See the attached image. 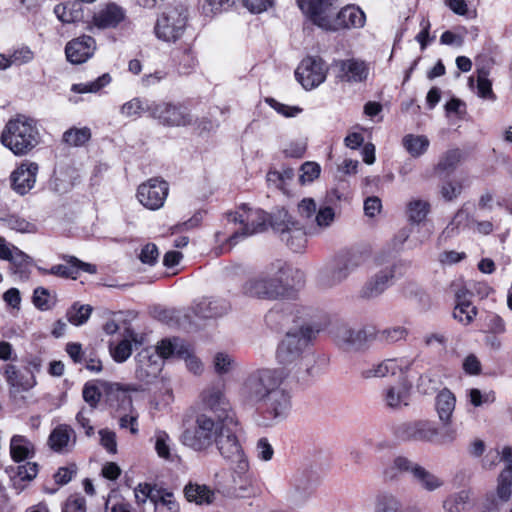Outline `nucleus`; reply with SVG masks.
<instances>
[{
    "mask_svg": "<svg viewBox=\"0 0 512 512\" xmlns=\"http://www.w3.org/2000/svg\"><path fill=\"white\" fill-rule=\"evenodd\" d=\"M285 375L279 369H258L241 383L239 397L244 404L256 407V423L274 427L285 421L292 410V396L283 387Z\"/></svg>",
    "mask_w": 512,
    "mask_h": 512,
    "instance_id": "nucleus-1",
    "label": "nucleus"
},
{
    "mask_svg": "<svg viewBox=\"0 0 512 512\" xmlns=\"http://www.w3.org/2000/svg\"><path fill=\"white\" fill-rule=\"evenodd\" d=\"M237 420L235 415L212 418L205 413L198 414L193 428L182 435L185 446L197 452L207 451L216 444L219 453L234 465V470L245 473L249 462L236 436Z\"/></svg>",
    "mask_w": 512,
    "mask_h": 512,
    "instance_id": "nucleus-2",
    "label": "nucleus"
},
{
    "mask_svg": "<svg viewBox=\"0 0 512 512\" xmlns=\"http://www.w3.org/2000/svg\"><path fill=\"white\" fill-rule=\"evenodd\" d=\"M336 219L335 210L330 206H321L315 217V223H311L305 230L298 221L285 209H278L271 215L270 226L279 233L280 239L292 251H302L307 243V236H319L329 229Z\"/></svg>",
    "mask_w": 512,
    "mask_h": 512,
    "instance_id": "nucleus-3",
    "label": "nucleus"
},
{
    "mask_svg": "<svg viewBox=\"0 0 512 512\" xmlns=\"http://www.w3.org/2000/svg\"><path fill=\"white\" fill-rule=\"evenodd\" d=\"M0 139L13 154L25 155L39 144L40 133L37 122L25 115H17L6 123Z\"/></svg>",
    "mask_w": 512,
    "mask_h": 512,
    "instance_id": "nucleus-4",
    "label": "nucleus"
},
{
    "mask_svg": "<svg viewBox=\"0 0 512 512\" xmlns=\"http://www.w3.org/2000/svg\"><path fill=\"white\" fill-rule=\"evenodd\" d=\"M320 331L319 326L301 323L299 329L288 331L276 352L278 362L285 366L298 365L308 355V346Z\"/></svg>",
    "mask_w": 512,
    "mask_h": 512,
    "instance_id": "nucleus-5",
    "label": "nucleus"
},
{
    "mask_svg": "<svg viewBox=\"0 0 512 512\" xmlns=\"http://www.w3.org/2000/svg\"><path fill=\"white\" fill-rule=\"evenodd\" d=\"M226 217L229 223H239L241 225V228L228 239L231 246L236 245L244 237L264 232L271 221V216H268L263 210L251 208L247 204L241 205L234 212H228Z\"/></svg>",
    "mask_w": 512,
    "mask_h": 512,
    "instance_id": "nucleus-6",
    "label": "nucleus"
},
{
    "mask_svg": "<svg viewBox=\"0 0 512 512\" xmlns=\"http://www.w3.org/2000/svg\"><path fill=\"white\" fill-rule=\"evenodd\" d=\"M366 259V252L360 249H351L341 254L325 272L323 283L329 287L339 285L361 267Z\"/></svg>",
    "mask_w": 512,
    "mask_h": 512,
    "instance_id": "nucleus-7",
    "label": "nucleus"
},
{
    "mask_svg": "<svg viewBox=\"0 0 512 512\" xmlns=\"http://www.w3.org/2000/svg\"><path fill=\"white\" fill-rule=\"evenodd\" d=\"M152 119L160 125L171 128L191 126L195 118L189 108L181 103L154 101L152 105Z\"/></svg>",
    "mask_w": 512,
    "mask_h": 512,
    "instance_id": "nucleus-8",
    "label": "nucleus"
},
{
    "mask_svg": "<svg viewBox=\"0 0 512 512\" xmlns=\"http://www.w3.org/2000/svg\"><path fill=\"white\" fill-rule=\"evenodd\" d=\"M198 408L215 414L217 418L234 415L225 394L224 383L217 381L205 386L198 396Z\"/></svg>",
    "mask_w": 512,
    "mask_h": 512,
    "instance_id": "nucleus-9",
    "label": "nucleus"
},
{
    "mask_svg": "<svg viewBox=\"0 0 512 512\" xmlns=\"http://www.w3.org/2000/svg\"><path fill=\"white\" fill-rule=\"evenodd\" d=\"M158 352L164 359L184 360L189 371L194 374H200L203 370V364L194 355L191 346L180 338L163 339L158 343Z\"/></svg>",
    "mask_w": 512,
    "mask_h": 512,
    "instance_id": "nucleus-10",
    "label": "nucleus"
},
{
    "mask_svg": "<svg viewBox=\"0 0 512 512\" xmlns=\"http://www.w3.org/2000/svg\"><path fill=\"white\" fill-rule=\"evenodd\" d=\"M316 484L317 476L313 470L296 471L289 480L288 501L296 506L304 505L313 496Z\"/></svg>",
    "mask_w": 512,
    "mask_h": 512,
    "instance_id": "nucleus-11",
    "label": "nucleus"
},
{
    "mask_svg": "<svg viewBox=\"0 0 512 512\" xmlns=\"http://www.w3.org/2000/svg\"><path fill=\"white\" fill-rule=\"evenodd\" d=\"M327 71V66L320 57L308 56L297 67L295 76L306 90H310L325 81Z\"/></svg>",
    "mask_w": 512,
    "mask_h": 512,
    "instance_id": "nucleus-12",
    "label": "nucleus"
},
{
    "mask_svg": "<svg viewBox=\"0 0 512 512\" xmlns=\"http://www.w3.org/2000/svg\"><path fill=\"white\" fill-rule=\"evenodd\" d=\"M375 335L374 328L352 329L347 325L338 326L334 332L337 345L345 350H362L370 346Z\"/></svg>",
    "mask_w": 512,
    "mask_h": 512,
    "instance_id": "nucleus-13",
    "label": "nucleus"
},
{
    "mask_svg": "<svg viewBox=\"0 0 512 512\" xmlns=\"http://www.w3.org/2000/svg\"><path fill=\"white\" fill-rule=\"evenodd\" d=\"M168 191L169 186L166 181L152 178L138 187L137 198L145 208L158 210L164 205Z\"/></svg>",
    "mask_w": 512,
    "mask_h": 512,
    "instance_id": "nucleus-14",
    "label": "nucleus"
},
{
    "mask_svg": "<svg viewBox=\"0 0 512 512\" xmlns=\"http://www.w3.org/2000/svg\"><path fill=\"white\" fill-rule=\"evenodd\" d=\"M307 316L309 312L306 308H299L292 303H279L268 311L265 321L272 328L278 329L290 322L297 323L298 320L306 323Z\"/></svg>",
    "mask_w": 512,
    "mask_h": 512,
    "instance_id": "nucleus-15",
    "label": "nucleus"
},
{
    "mask_svg": "<svg viewBox=\"0 0 512 512\" xmlns=\"http://www.w3.org/2000/svg\"><path fill=\"white\" fill-rule=\"evenodd\" d=\"M394 273L392 266L375 272L361 286L358 297L365 301L377 299L392 285Z\"/></svg>",
    "mask_w": 512,
    "mask_h": 512,
    "instance_id": "nucleus-16",
    "label": "nucleus"
},
{
    "mask_svg": "<svg viewBox=\"0 0 512 512\" xmlns=\"http://www.w3.org/2000/svg\"><path fill=\"white\" fill-rule=\"evenodd\" d=\"M329 20L330 26L323 30L361 29L366 23V15L360 7L349 4L337 13L332 10Z\"/></svg>",
    "mask_w": 512,
    "mask_h": 512,
    "instance_id": "nucleus-17",
    "label": "nucleus"
},
{
    "mask_svg": "<svg viewBox=\"0 0 512 512\" xmlns=\"http://www.w3.org/2000/svg\"><path fill=\"white\" fill-rule=\"evenodd\" d=\"M394 433L401 440L431 442L438 435V429L431 421H415L398 424Z\"/></svg>",
    "mask_w": 512,
    "mask_h": 512,
    "instance_id": "nucleus-18",
    "label": "nucleus"
},
{
    "mask_svg": "<svg viewBox=\"0 0 512 512\" xmlns=\"http://www.w3.org/2000/svg\"><path fill=\"white\" fill-rule=\"evenodd\" d=\"M337 68L336 77L341 82L361 83L366 81L369 75V64L358 58L337 60L334 62Z\"/></svg>",
    "mask_w": 512,
    "mask_h": 512,
    "instance_id": "nucleus-19",
    "label": "nucleus"
},
{
    "mask_svg": "<svg viewBox=\"0 0 512 512\" xmlns=\"http://www.w3.org/2000/svg\"><path fill=\"white\" fill-rule=\"evenodd\" d=\"M334 0H297L303 14L318 28L330 26L329 16L334 10Z\"/></svg>",
    "mask_w": 512,
    "mask_h": 512,
    "instance_id": "nucleus-20",
    "label": "nucleus"
},
{
    "mask_svg": "<svg viewBox=\"0 0 512 512\" xmlns=\"http://www.w3.org/2000/svg\"><path fill=\"white\" fill-rule=\"evenodd\" d=\"M126 19L125 10L116 3L99 5L92 16L91 24L97 29H116Z\"/></svg>",
    "mask_w": 512,
    "mask_h": 512,
    "instance_id": "nucleus-21",
    "label": "nucleus"
},
{
    "mask_svg": "<svg viewBox=\"0 0 512 512\" xmlns=\"http://www.w3.org/2000/svg\"><path fill=\"white\" fill-rule=\"evenodd\" d=\"M400 467L407 470V473H409L412 477L413 483L421 490L426 492H434L444 485L442 478L427 470L417 462L402 461Z\"/></svg>",
    "mask_w": 512,
    "mask_h": 512,
    "instance_id": "nucleus-22",
    "label": "nucleus"
},
{
    "mask_svg": "<svg viewBox=\"0 0 512 512\" xmlns=\"http://www.w3.org/2000/svg\"><path fill=\"white\" fill-rule=\"evenodd\" d=\"M61 258L66 264L54 265L49 269L39 267V272L43 275H55L61 278L76 279L80 271L90 274H94L97 271L95 265L83 262L75 256L63 255Z\"/></svg>",
    "mask_w": 512,
    "mask_h": 512,
    "instance_id": "nucleus-23",
    "label": "nucleus"
},
{
    "mask_svg": "<svg viewBox=\"0 0 512 512\" xmlns=\"http://www.w3.org/2000/svg\"><path fill=\"white\" fill-rule=\"evenodd\" d=\"M96 50V42L90 35L82 34L66 44L65 55L72 64H82L89 60Z\"/></svg>",
    "mask_w": 512,
    "mask_h": 512,
    "instance_id": "nucleus-24",
    "label": "nucleus"
},
{
    "mask_svg": "<svg viewBox=\"0 0 512 512\" xmlns=\"http://www.w3.org/2000/svg\"><path fill=\"white\" fill-rule=\"evenodd\" d=\"M160 358L164 359L158 352V345L156 346V353L149 349L140 351L136 357V377L144 382H150L161 371Z\"/></svg>",
    "mask_w": 512,
    "mask_h": 512,
    "instance_id": "nucleus-25",
    "label": "nucleus"
},
{
    "mask_svg": "<svg viewBox=\"0 0 512 512\" xmlns=\"http://www.w3.org/2000/svg\"><path fill=\"white\" fill-rule=\"evenodd\" d=\"M38 173V164L23 162L10 176L11 187L19 195L27 194L35 185Z\"/></svg>",
    "mask_w": 512,
    "mask_h": 512,
    "instance_id": "nucleus-26",
    "label": "nucleus"
},
{
    "mask_svg": "<svg viewBox=\"0 0 512 512\" xmlns=\"http://www.w3.org/2000/svg\"><path fill=\"white\" fill-rule=\"evenodd\" d=\"M188 13L184 7H175L162 14L155 24L154 32H180L187 27Z\"/></svg>",
    "mask_w": 512,
    "mask_h": 512,
    "instance_id": "nucleus-27",
    "label": "nucleus"
},
{
    "mask_svg": "<svg viewBox=\"0 0 512 512\" xmlns=\"http://www.w3.org/2000/svg\"><path fill=\"white\" fill-rule=\"evenodd\" d=\"M48 444L57 453H68L75 445V432L69 425H58L51 432Z\"/></svg>",
    "mask_w": 512,
    "mask_h": 512,
    "instance_id": "nucleus-28",
    "label": "nucleus"
},
{
    "mask_svg": "<svg viewBox=\"0 0 512 512\" xmlns=\"http://www.w3.org/2000/svg\"><path fill=\"white\" fill-rule=\"evenodd\" d=\"M385 405L393 410H399L409 405L410 387L405 383L388 386L382 393Z\"/></svg>",
    "mask_w": 512,
    "mask_h": 512,
    "instance_id": "nucleus-29",
    "label": "nucleus"
},
{
    "mask_svg": "<svg viewBox=\"0 0 512 512\" xmlns=\"http://www.w3.org/2000/svg\"><path fill=\"white\" fill-rule=\"evenodd\" d=\"M471 292L460 289L456 292V306L453 317L463 325L470 324L477 314V309L470 301Z\"/></svg>",
    "mask_w": 512,
    "mask_h": 512,
    "instance_id": "nucleus-30",
    "label": "nucleus"
},
{
    "mask_svg": "<svg viewBox=\"0 0 512 512\" xmlns=\"http://www.w3.org/2000/svg\"><path fill=\"white\" fill-rule=\"evenodd\" d=\"M455 407V395L447 388L442 389L435 398V410L440 422L444 426L451 424Z\"/></svg>",
    "mask_w": 512,
    "mask_h": 512,
    "instance_id": "nucleus-31",
    "label": "nucleus"
},
{
    "mask_svg": "<svg viewBox=\"0 0 512 512\" xmlns=\"http://www.w3.org/2000/svg\"><path fill=\"white\" fill-rule=\"evenodd\" d=\"M229 308L223 299L203 298L195 305V313L202 318H214L225 315Z\"/></svg>",
    "mask_w": 512,
    "mask_h": 512,
    "instance_id": "nucleus-32",
    "label": "nucleus"
},
{
    "mask_svg": "<svg viewBox=\"0 0 512 512\" xmlns=\"http://www.w3.org/2000/svg\"><path fill=\"white\" fill-rule=\"evenodd\" d=\"M400 370H402V367L396 359H385L363 368L360 375L363 379L383 378L388 375H395Z\"/></svg>",
    "mask_w": 512,
    "mask_h": 512,
    "instance_id": "nucleus-33",
    "label": "nucleus"
},
{
    "mask_svg": "<svg viewBox=\"0 0 512 512\" xmlns=\"http://www.w3.org/2000/svg\"><path fill=\"white\" fill-rule=\"evenodd\" d=\"M10 455L14 462H22L35 455L34 444L23 435H14L10 440Z\"/></svg>",
    "mask_w": 512,
    "mask_h": 512,
    "instance_id": "nucleus-34",
    "label": "nucleus"
},
{
    "mask_svg": "<svg viewBox=\"0 0 512 512\" xmlns=\"http://www.w3.org/2000/svg\"><path fill=\"white\" fill-rule=\"evenodd\" d=\"M5 376L8 384L16 391H27L35 385V379L29 371L21 373L14 365H7Z\"/></svg>",
    "mask_w": 512,
    "mask_h": 512,
    "instance_id": "nucleus-35",
    "label": "nucleus"
},
{
    "mask_svg": "<svg viewBox=\"0 0 512 512\" xmlns=\"http://www.w3.org/2000/svg\"><path fill=\"white\" fill-rule=\"evenodd\" d=\"M274 274L278 279H281L283 284H287V294L297 284L302 281L303 274L300 270L293 268L292 266L278 261L273 264Z\"/></svg>",
    "mask_w": 512,
    "mask_h": 512,
    "instance_id": "nucleus-36",
    "label": "nucleus"
},
{
    "mask_svg": "<svg viewBox=\"0 0 512 512\" xmlns=\"http://www.w3.org/2000/svg\"><path fill=\"white\" fill-rule=\"evenodd\" d=\"M268 276L259 275L248 279L242 287L245 295L256 298L270 299Z\"/></svg>",
    "mask_w": 512,
    "mask_h": 512,
    "instance_id": "nucleus-37",
    "label": "nucleus"
},
{
    "mask_svg": "<svg viewBox=\"0 0 512 512\" xmlns=\"http://www.w3.org/2000/svg\"><path fill=\"white\" fill-rule=\"evenodd\" d=\"M54 13L63 23H75L81 21L83 18L81 4L76 1L56 5Z\"/></svg>",
    "mask_w": 512,
    "mask_h": 512,
    "instance_id": "nucleus-38",
    "label": "nucleus"
},
{
    "mask_svg": "<svg viewBox=\"0 0 512 512\" xmlns=\"http://www.w3.org/2000/svg\"><path fill=\"white\" fill-rule=\"evenodd\" d=\"M294 178V170L284 167L281 170H270L266 175L269 186L281 190L284 194L288 193V186Z\"/></svg>",
    "mask_w": 512,
    "mask_h": 512,
    "instance_id": "nucleus-39",
    "label": "nucleus"
},
{
    "mask_svg": "<svg viewBox=\"0 0 512 512\" xmlns=\"http://www.w3.org/2000/svg\"><path fill=\"white\" fill-rule=\"evenodd\" d=\"M153 104L154 101L142 98H133L132 100L124 103L120 111L125 117H140L142 114L147 113L151 118Z\"/></svg>",
    "mask_w": 512,
    "mask_h": 512,
    "instance_id": "nucleus-40",
    "label": "nucleus"
},
{
    "mask_svg": "<svg viewBox=\"0 0 512 512\" xmlns=\"http://www.w3.org/2000/svg\"><path fill=\"white\" fill-rule=\"evenodd\" d=\"M132 342L141 344L138 335L132 330H127L125 338L114 348H111L112 357L116 362H124L130 357L132 353Z\"/></svg>",
    "mask_w": 512,
    "mask_h": 512,
    "instance_id": "nucleus-41",
    "label": "nucleus"
},
{
    "mask_svg": "<svg viewBox=\"0 0 512 512\" xmlns=\"http://www.w3.org/2000/svg\"><path fill=\"white\" fill-rule=\"evenodd\" d=\"M185 497L189 502L197 504H210L214 498V492L206 485L189 483L184 489Z\"/></svg>",
    "mask_w": 512,
    "mask_h": 512,
    "instance_id": "nucleus-42",
    "label": "nucleus"
},
{
    "mask_svg": "<svg viewBox=\"0 0 512 512\" xmlns=\"http://www.w3.org/2000/svg\"><path fill=\"white\" fill-rule=\"evenodd\" d=\"M430 212V204L426 200L412 199L406 206V214L411 223L423 222Z\"/></svg>",
    "mask_w": 512,
    "mask_h": 512,
    "instance_id": "nucleus-43",
    "label": "nucleus"
},
{
    "mask_svg": "<svg viewBox=\"0 0 512 512\" xmlns=\"http://www.w3.org/2000/svg\"><path fill=\"white\" fill-rule=\"evenodd\" d=\"M429 140L424 135L409 134L403 138V146L413 157L424 154L429 147Z\"/></svg>",
    "mask_w": 512,
    "mask_h": 512,
    "instance_id": "nucleus-44",
    "label": "nucleus"
},
{
    "mask_svg": "<svg viewBox=\"0 0 512 512\" xmlns=\"http://www.w3.org/2000/svg\"><path fill=\"white\" fill-rule=\"evenodd\" d=\"M130 388L123 387L120 384H111L108 388V400L113 403L114 401L119 402V406L123 410L132 409V398L129 395Z\"/></svg>",
    "mask_w": 512,
    "mask_h": 512,
    "instance_id": "nucleus-45",
    "label": "nucleus"
},
{
    "mask_svg": "<svg viewBox=\"0 0 512 512\" xmlns=\"http://www.w3.org/2000/svg\"><path fill=\"white\" fill-rule=\"evenodd\" d=\"M406 336L407 330L404 327L397 326L386 328L379 331L375 330V335H373V341H378L382 344H392L405 339Z\"/></svg>",
    "mask_w": 512,
    "mask_h": 512,
    "instance_id": "nucleus-46",
    "label": "nucleus"
},
{
    "mask_svg": "<svg viewBox=\"0 0 512 512\" xmlns=\"http://www.w3.org/2000/svg\"><path fill=\"white\" fill-rule=\"evenodd\" d=\"M375 512H402V505L393 494L380 493L376 496Z\"/></svg>",
    "mask_w": 512,
    "mask_h": 512,
    "instance_id": "nucleus-47",
    "label": "nucleus"
},
{
    "mask_svg": "<svg viewBox=\"0 0 512 512\" xmlns=\"http://www.w3.org/2000/svg\"><path fill=\"white\" fill-rule=\"evenodd\" d=\"M91 138V131L87 127L70 128L63 134V142L72 147L82 146Z\"/></svg>",
    "mask_w": 512,
    "mask_h": 512,
    "instance_id": "nucleus-48",
    "label": "nucleus"
},
{
    "mask_svg": "<svg viewBox=\"0 0 512 512\" xmlns=\"http://www.w3.org/2000/svg\"><path fill=\"white\" fill-rule=\"evenodd\" d=\"M154 439V447L157 455L165 460H171L173 443L170 436L165 431L158 430L155 432Z\"/></svg>",
    "mask_w": 512,
    "mask_h": 512,
    "instance_id": "nucleus-49",
    "label": "nucleus"
},
{
    "mask_svg": "<svg viewBox=\"0 0 512 512\" xmlns=\"http://www.w3.org/2000/svg\"><path fill=\"white\" fill-rule=\"evenodd\" d=\"M91 312L92 308L89 305L75 303L68 309L66 316L71 324L80 326L89 319Z\"/></svg>",
    "mask_w": 512,
    "mask_h": 512,
    "instance_id": "nucleus-50",
    "label": "nucleus"
},
{
    "mask_svg": "<svg viewBox=\"0 0 512 512\" xmlns=\"http://www.w3.org/2000/svg\"><path fill=\"white\" fill-rule=\"evenodd\" d=\"M33 303L38 309L47 311L55 306L56 297L48 289L37 287L33 293Z\"/></svg>",
    "mask_w": 512,
    "mask_h": 512,
    "instance_id": "nucleus-51",
    "label": "nucleus"
},
{
    "mask_svg": "<svg viewBox=\"0 0 512 512\" xmlns=\"http://www.w3.org/2000/svg\"><path fill=\"white\" fill-rule=\"evenodd\" d=\"M111 81V77L109 74H103L98 77L96 80L87 82V83H79L73 84L71 90L76 93H96L106 85H108Z\"/></svg>",
    "mask_w": 512,
    "mask_h": 512,
    "instance_id": "nucleus-52",
    "label": "nucleus"
},
{
    "mask_svg": "<svg viewBox=\"0 0 512 512\" xmlns=\"http://www.w3.org/2000/svg\"><path fill=\"white\" fill-rule=\"evenodd\" d=\"M489 71L485 68L477 70V94L481 98L495 100L491 81L488 79Z\"/></svg>",
    "mask_w": 512,
    "mask_h": 512,
    "instance_id": "nucleus-53",
    "label": "nucleus"
},
{
    "mask_svg": "<svg viewBox=\"0 0 512 512\" xmlns=\"http://www.w3.org/2000/svg\"><path fill=\"white\" fill-rule=\"evenodd\" d=\"M469 499L468 492L460 491L449 496L443 501V509L446 512H462Z\"/></svg>",
    "mask_w": 512,
    "mask_h": 512,
    "instance_id": "nucleus-54",
    "label": "nucleus"
},
{
    "mask_svg": "<svg viewBox=\"0 0 512 512\" xmlns=\"http://www.w3.org/2000/svg\"><path fill=\"white\" fill-rule=\"evenodd\" d=\"M155 512H179V505L172 493H160L154 503Z\"/></svg>",
    "mask_w": 512,
    "mask_h": 512,
    "instance_id": "nucleus-55",
    "label": "nucleus"
},
{
    "mask_svg": "<svg viewBox=\"0 0 512 512\" xmlns=\"http://www.w3.org/2000/svg\"><path fill=\"white\" fill-rule=\"evenodd\" d=\"M461 161V152L458 149L447 151L439 160L437 170L449 172L453 171Z\"/></svg>",
    "mask_w": 512,
    "mask_h": 512,
    "instance_id": "nucleus-56",
    "label": "nucleus"
},
{
    "mask_svg": "<svg viewBox=\"0 0 512 512\" xmlns=\"http://www.w3.org/2000/svg\"><path fill=\"white\" fill-rule=\"evenodd\" d=\"M439 380L431 373L422 374L417 381V390L424 395H431L439 387Z\"/></svg>",
    "mask_w": 512,
    "mask_h": 512,
    "instance_id": "nucleus-57",
    "label": "nucleus"
},
{
    "mask_svg": "<svg viewBox=\"0 0 512 512\" xmlns=\"http://www.w3.org/2000/svg\"><path fill=\"white\" fill-rule=\"evenodd\" d=\"M135 498L137 503H145L150 499L153 503L157 500L160 491H156L150 484L144 483L139 484L134 490Z\"/></svg>",
    "mask_w": 512,
    "mask_h": 512,
    "instance_id": "nucleus-58",
    "label": "nucleus"
},
{
    "mask_svg": "<svg viewBox=\"0 0 512 512\" xmlns=\"http://www.w3.org/2000/svg\"><path fill=\"white\" fill-rule=\"evenodd\" d=\"M236 0H207L203 5L205 15H215L223 11H227Z\"/></svg>",
    "mask_w": 512,
    "mask_h": 512,
    "instance_id": "nucleus-59",
    "label": "nucleus"
},
{
    "mask_svg": "<svg viewBox=\"0 0 512 512\" xmlns=\"http://www.w3.org/2000/svg\"><path fill=\"white\" fill-rule=\"evenodd\" d=\"M265 102L273 108L277 113L285 116V117H295L299 113L302 112V108L298 106H289L283 103L278 102L274 98H266Z\"/></svg>",
    "mask_w": 512,
    "mask_h": 512,
    "instance_id": "nucleus-60",
    "label": "nucleus"
},
{
    "mask_svg": "<svg viewBox=\"0 0 512 512\" xmlns=\"http://www.w3.org/2000/svg\"><path fill=\"white\" fill-rule=\"evenodd\" d=\"M214 369L216 373L218 374H226L228 373L234 364V359L231 355L224 353V352H218L214 356L213 360Z\"/></svg>",
    "mask_w": 512,
    "mask_h": 512,
    "instance_id": "nucleus-61",
    "label": "nucleus"
},
{
    "mask_svg": "<svg viewBox=\"0 0 512 512\" xmlns=\"http://www.w3.org/2000/svg\"><path fill=\"white\" fill-rule=\"evenodd\" d=\"M319 208H317L316 202L312 198H304L298 204V213L304 219H312L315 223V217L318 213Z\"/></svg>",
    "mask_w": 512,
    "mask_h": 512,
    "instance_id": "nucleus-62",
    "label": "nucleus"
},
{
    "mask_svg": "<svg viewBox=\"0 0 512 512\" xmlns=\"http://www.w3.org/2000/svg\"><path fill=\"white\" fill-rule=\"evenodd\" d=\"M301 175L299 180L302 184L310 183L320 175V165L315 162H305L301 166Z\"/></svg>",
    "mask_w": 512,
    "mask_h": 512,
    "instance_id": "nucleus-63",
    "label": "nucleus"
},
{
    "mask_svg": "<svg viewBox=\"0 0 512 512\" xmlns=\"http://www.w3.org/2000/svg\"><path fill=\"white\" fill-rule=\"evenodd\" d=\"M82 396L84 401L89 404V409L94 410L100 400L101 393L95 384L88 382L83 387Z\"/></svg>",
    "mask_w": 512,
    "mask_h": 512,
    "instance_id": "nucleus-64",
    "label": "nucleus"
}]
</instances>
